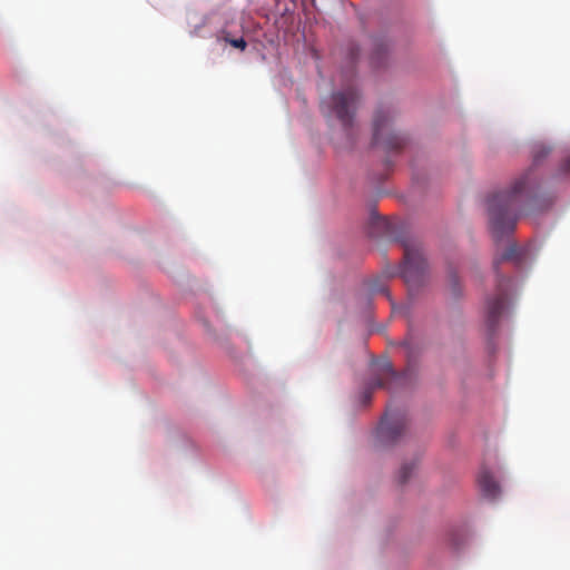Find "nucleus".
<instances>
[{
    "label": "nucleus",
    "instance_id": "nucleus-1",
    "mask_svg": "<svg viewBox=\"0 0 570 570\" xmlns=\"http://www.w3.org/2000/svg\"><path fill=\"white\" fill-rule=\"evenodd\" d=\"M551 151L542 142L532 147V166L519 176L508 190L491 195L488 199V214L490 227L495 239L509 235L514 230L519 214L527 205L532 204L539 187L535 166H538Z\"/></svg>",
    "mask_w": 570,
    "mask_h": 570
},
{
    "label": "nucleus",
    "instance_id": "nucleus-2",
    "mask_svg": "<svg viewBox=\"0 0 570 570\" xmlns=\"http://www.w3.org/2000/svg\"><path fill=\"white\" fill-rule=\"evenodd\" d=\"M400 242L404 249V259L399 273L412 295L415 289L424 284L428 264L420 244L407 239H400Z\"/></svg>",
    "mask_w": 570,
    "mask_h": 570
},
{
    "label": "nucleus",
    "instance_id": "nucleus-3",
    "mask_svg": "<svg viewBox=\"0 0 570 570\" xmlns=\"http://www.w3.org/2000/svg\"><path fill=\"white\" fill-rule=\"evenodd\" d=\"M373 370L375 379L362 392V403L364 405L370 403L375 389L384 387L389 391H396L400 387L410 385L413 381V368L411 365L403 372L397 373L393 370L390 362L384 361L375 364Z\"/></svg>",
    "mask_w": 570,
    "mask_h": 570
},
{
    "label": "nucleus",
    "instance_id": "nucleus-4",
    "mask_svg": "<svg viewBox=\"0 0 570 570\" xmlns=\"http://www.w3.org/2000/svg\"><path fill=\"white\" fill-rule=\"evenodd\" d=\"M360 101L357 89L348 85L344 90L333 92L323 101V107L335 116L347 131L353 128L354 115Z\"/></svg>",
    "mask_w": 570,
    "mask_h": 570
},
{
    "label": "nucleus",
    "instance_id": "nucleus-5",
    "mask_svg": "<svg viewBox=\"0 0 570 570\" xmlns=\"http://www.w3.org/2000/svg\"><path fill=\"white\" fill-rule=\"evenodd\" d=\"M392 121L391 110L380 109L376 111L373 119V145L382 147L386 151H399L406 145L407 139L393 129Z\"/></svg>",
    "mask_w": 570,
    "mask_h": 570
},
{
    "label": "nucleus",
    "instance_id": "nucleus-6",
    "mask_svg": "<svg viewBox=\"0 0 570 570\" xmlns=\"http://www.w3.org/2000/svg\"><path fill=\"white\" fill-rule=\"evenodd\" d=\"M407 431L405 415L387 412L377 429L376 438L380 446L387 448L403 440Z\"/></svg>",
    "mask_w": 570,
    "mask_h": 570
},
{
    "label": "nucleus",
    "instance_id": "nucleus-7",
    "mask_svg": "<svg viewBox=\"0 0 570 570\" xmlns=\"http://www.w3.org/2000/svg\"><path fill=\"white\" fill-rule=\"evenodd\" d=\"M510 278H500L498 282V293L489 298L485 304V321L490 332H494L499 320L504 311Z\"/></svg>",
    "mask_w": 570,
    "mask_h": 570
},
{
    "label": "nucleus",
    "instance_id": "nucleus-8",
    "mask_svg": "<svg viewBox=\"0 0 570 570\" xmlns=\"http://www.w3.org/2000/svg\"><path fill=\"white\" fill-rule=\"evenodd\" d=\"M478 483L484 497L494 499L498 497L500 489L491 472L482 469L478 475Z\"/></svg>",
    "mask_w": 570,
    "mask_h": 570
},
{
    "label": "nucleus",
    "instance_id": "nucleus-9",
    "mask_svg": "<svg viewBox=\"0 0 570 570\" xmlns=\"http://www.w3.org/2000/svg\"><path fill=\"white\" fill-rule=\"evenodd\" d=\"M523 253L517 246V244H510L508 248L502 253L500 258H497L493 263L494 269L498 271L499 264L501 262H514L520 263L522 259Z\"/></svg>",
    "mask_w": 570,
    "mask_h": 570
},
{
    "label": "nucleus",
    "instance_id": "nucleus-10",
    "mask_svg": "<svg viewBox=\"0 0 570 570\" xmlns=\"http://www.w3.org/2000/svg\"><path fill=\"white\" fill-rule=\"evenodd\" d=\"M416 461L405 462L397 472L396 480L400 485L405 484L414 474Z\"/></svg>",
    "mask_w": 570,
    "mask_h": 570
},
{
    "label": "nucleus",
    "instance_id": "nucleus-11",
    "mask_svg": "<svg viewBox=\"0 0 570 570\" xmlns=\"http://www.w3.org/2000/svg\"><path fill=\"white\" fill-rule=\"evenodd\" d=\"M368 289L373 294L384 293L385 292V284L383 283V281L381 278H375V279L370 282Z\"/></svg>",
    "mask_w": 570,
    "mask_h": 570
},
{
    "label": "nucleus",
    "instance_id": "nucleus-12",
    "mask_svg": "<svg viewBox=\"0 0 570 570\" xmlns=\"http://www.w3.org/2000/svg\"><path fill=\"white\" fill-rule=\"evenodd\" d=\"M224 39L226 42H228L234 48L245 50L247 47V42L245 41L244 38L232 39L229 37H225Z\"/></svg>",
    "mask_w": 570,
    "mask_h": 570
},
{
    "label": "nucleus",
    "instance_id": "nucleus-13",
    "mask_svg": "<svg viewBox=\"0 0 570 570\" xmlns=\"http://www.w3.org/2000/svg\"><path fill=\"white\" fill-rule=\"evenodd\" d=\"M560 174L564 176H570V155L566 157L560 166Z\"/></svg>",
    "mask_w": 570,
    "mask_h": 570
},
{
    "label": "nucleus",
    "instance_id": "nucleus-14",
    "mask_svg": "<svg viewBox=\"0 0 570 570\" xmlns=\"http://www.w3.org/2000/svg\"><path fill=\"white\" fill-rule=\"evenodd\" d=\"M452 281H453V291H455V287H456V279H455V278H453Z\"/></svg>",
    "mask_w": 570,
    "mask_h": 570
},
{
    "label": "nucleus",
    "instance_id": "nucleus-15",
    "mask_svg": "<svg viewBox=\"0 0 570 570\" xmlns=\"http://www.w3.org/2000/svg\"><path fill=\"white\" fill-rule=\"evenodd\" d=\"M402 345H403L404 347L409 348V345H410V344H409V342H407V341H405V342H403V344H402Z\"/></svg>",
    "mask_w": 570,
    "mask_h": 570
}]
</instances>
